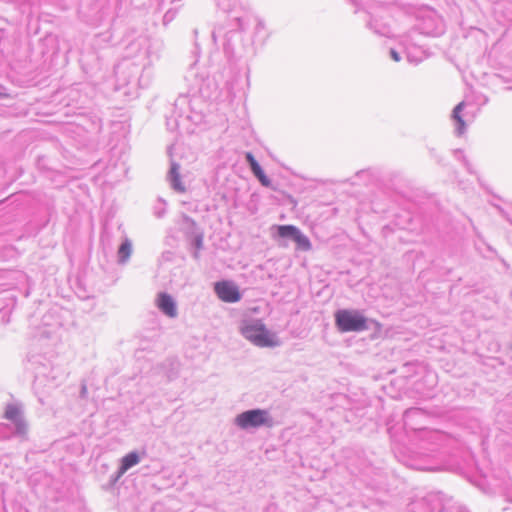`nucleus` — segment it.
<instances>
[{
  "label": "nucleus",
  "instance_id": "2",
  "mask_svg": "<svg viewBox=\"0 0 512 512\" xmlns=\"http://www.w3.org/2000/svg\"><path fill=\"white\" fill-rule=\"evenodd\" d=\"M335 324L340 332H359L367 329V318L357 310L342 309L335 313Z\"/></svg>",
  "mask_w": 512,
  "mask_h": 512
},
{
  "label": "nucleus",
  "instance_id": "9",
  "mask_svg": "<svg viewBox=\"0 0 512 512\" xmlns=\"http://www.w3.org/2000/svg\"><path fill=\"white\" fill-rule=\"evenodd\" d=\"M293 240L297 244L298 248H300L302 250L306 251L311 248V243H310L309 239L305 235H303L299 229H297Z\"/></svg>",
  "mask_w": 512,
  "mask_h": 512
},
{
  "label": "nucleus",
  "instance_id": "12",
  "mask_svg": "<svg viewBox=\"0 0 512 512\" xmlns=\"http://www.w3.org/2000/svg\"><path fill=\"white\" fill-rule=\"evenodd\" d=\"M119 258L125 262L131 255V244L128 241L122 243L118 251Z\"/></svg>",
  "mask_w": 512,
  "mask_h": 512
},
{
  "label": "nucleus",
  "instance_id": "8",
  "mask_svg": "<svg viewBox=\"0 0 512 512\" xmlns=\"http://www.w3.org/2000/svg\"><path fill=\"white\" fill-rule=\"evenodd\" d=\"M464 109V103L460 102L453 110V118L457 122V131L459 134H463L465 130V122L461 117V112Z\"/></svg>",
  "mask_w": 512,
  "mask_h": 512
},
{
  "label": "nucleus",
  "instance_id": "4",
  "mask_svg": "<svg viewBox=\"0 0 512 512\" xmlns=\"http://www.w3.org/2000/svg\"><path fill=\"white\" fill-rule=\"evenodd\" d=\"M214 292L225 303H236L242 298L239 287L232 281L223 280L214 284Z\"/></svg>",
  "mask_w": 512,
  "mask_h": 512
},
{
  "label": "nucleus",
  "instance_id": "10",
  "mask_svg": "<svg viewBox=\"0 0 512 512\" xmlns=\"http://www.w3.org/2000/svg\"><path fill=\"white\" fill-rule=\"evenodd\" d=\"M297 229L293 225H281L278 227V235L282 238L291 237L294 239Z\"/></svg>",
  "mask_w": 512,
  "mask_h": 512
},
{
  "label": "nucleus",
  "instance_id": "11",
  "mask_svg": "<svg viewBox=\"0 0 512 512\" xmlns=\"http://www.w3.org/2000/svg\"><path fill=\"white\" fill-rule=\"evenodd\" d=\"M5 418L8 420L14 421L16 423L19 422L20 411H19L18 407L14 406V405H9L5 411Z\"/></svg>",
  "mask_w": 512,
  "mask_h": 512
},
{
  "label": "nucleus",
  "instance_id": "1",
  "mask_svg": "<svg viewBox=\"0 0 512 512\" xmlns=\"http://www.w3.org/2000/svg\"><path fill=\"white\" fill-rule=\"evenodd\" d=\"M240 332L245 339L258 347H275L279 341L260 319L244 320Z\"/></svg>",
  "mask_w": 512,
  "mask_h": 512
},
{
  "label": "nucleus",
  "instance_id": "5",
  "mask_svg": "<svg viewBox=\"0 0 512 512\" xmlns=\"http://www.w3.org/2000/svg\"><path fill=\"white\" fill-rule=\"evenodd\" d=\"M156 306L166 316L175 318L177 316V307L174 299L171 295L161 292L157 295Z\"/></svg>",
  "mask_w": 512,
  "mask_h": 512
},
{
  "label": "nucleus",
  "instance_id": "3",
  "mask_svg": "<svg viewBox=\"0 0 512 512\" xmlns=\"http://www.w3.org/2000/svg\"><path fill=\"white\" fill-rule=\"evenodd\" d=\"M235 423L242 429L257 428L261 426L271 427L272 419L266 410L254 409L239 414Z\"/></svg>",
  "mask_w": 512,
  "mask_h": 512
},
{
  "label": "nucleus",
  "instance_id": "7",
  "mask_svg": "<svg viewBox=\"0 0 512 512\" xmlns=\"http://www.w3.org/2000/svg\"><path fill=\"white\" fill-rule=\"evenodd\" d=\"M140 461L139 456L135 452L128 453L121 460V466L119 469L120 474H124L128 469L138 464Z\"/></svg>",
  "mask_w": 512,
  "mask_h": 512
},
{
  "label": "nucleus",
  "instance_id": "6",
  "mask_svg": "<svg viewBox=\"0 0 512 512\" xmlns=\"http://www.w3.org/2000/svg\"><path fill=\"white\" fill-rule=\"evenodd\" d=\"M246 159H247L248 163L250 164L252 172L258 178V180L262 183V185L269 186L270 180L267 178V176L263 172L262 168L260 167V165L255 160L254 156L250 152L246 153Z\"/></svg>",
  "mask_w": 512,
  "mask_h": 512
},
{
  "label": "nucleus",
  "instance_id": "13",
  "mask_svg": "<svg viewBox=\"0 0 512 512\" xmlns=\"http://www.w3.org/2000/svg\"><path fill=\"white\" fill-rule=\"evenodd\" d=\"M390 55L392 57V59L395 61V62H399L400 61V55L397 51H395L394 49H391L390 51Z\"/></svg>",
  "mask_w": 512,
  "mask_h": 512
}]
</instances>
